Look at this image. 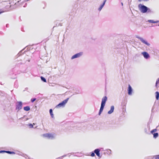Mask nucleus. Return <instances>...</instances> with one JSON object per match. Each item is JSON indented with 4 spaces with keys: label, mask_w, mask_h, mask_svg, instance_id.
<instances>
[{
    "label": "nucleus",
    "mask_w": 159,
    "mask_h": 159,
    "mask_svg": "<svg viewBox=\"0 0 159 159\" xmlns=\"http://www.w3.org/2000/svg\"><path fill=\"white\" fill-rule=\"evenodd\" d=\"M83 54V52H80L79 53H77L73 55L71 57V59L72 60L76 58H79L82 56Z\"/></svg>",
    "instance_id": "20e7f679"
},
{
    "label": "nucleus",
    "mask_w": 159,
    "mask_h": 159,
    "mask_svg": "<svg viewBox=\"0 0 159 159\" xmlns=\"http://www.w3.org/2000/svg\"><path fill=\"white\" fill-rule=\"evenodd\" d=\"M24 109L25 111H28L30 110V108L29 106H26L24 107Z\"/></svg>",
    "instance_id": "f3484780"
},
{
    "label": "nucleus",
    "mask_w": 159,
    "mask_h": 159,
    "mask_svg": "<svg viewBox=\"0 0 159 159\" xmlns=\"http://www.w3.org/2000/svg\"><path fill=\"white\" fill-rule=\"evenodd\" d=\"M66 155H65L64 156H62V157H65V156H66Z\"/></svg>",
    "instance_id": "72a5a7b5"
},
{
    "label": "nucleus",
    "mask_w": 159,
    "mask_h": 159,
    "mask_svg": "<svg viewBox=\"0 0 159 159\" xmlns=\"http://www.w3.org/2000/svg\"><path fill=\"white\" fill-rule=\"evenodd\" d=\"M57 159H61V157H59L58 158H57Z\"/></svg>",
    "instance_id": "2f4dec72"
},
{
    "label": "nucleus",
    "mask_w": 159,
    "mask_h": 159,
    "mask_svg": "<svg viewBox=\"0 0 159 159\" xmlns=\"http://www.w3.org/2000/svg\"><path fill=\"white\" fill-rule=\"evenodd\" d=\"M157 131V129H153V130H152L151 131V133L152 134H153V133H155L154 132H156V131Z\"/></svg>",
    "instance_id": "412c9836"
},
{
    "label": "nucleus",
    "mask_w": 159,
    "mask_h": 159,
    "mask_svg": "<svg viewBox=\"0 0 159 159\" xmlns=\"http://www.w3.org/2000/svg\"><path fill=\"white\" fill-rule=\"evenodd\" d=\"M107 97L106 96H105V97H103L102 99V102L101 103V105H102L105 106L106 102L107 101Z\"/></svg>",
    "instance_id": "6e6552de"
},
{
    "label": "nucleus",
    "mask_w": 159,
    "mask_h": 159,
    "mask_svg": "<svg viewBox=\"0 0 159 159\" xmlns=\"http://www.w3.org/2000/svg\"><path fill=\"white\" fill-rule=\"evenodd\" d=\"M49 112H50V114L52 117L53 118V114L52 113V109H50Z\"/></svg>",
    "instance_id": "a211bd4d"
},
{
    "label": "nucleus",
    "mask_w": 159,
    "mask_h": 159,
    "mask_svg": "<svg viewBox=\"0 0 159 159\" xmlns=\"http://www.w3.org/2000/svg\"><path fill=\"white\" fill-rule=\"evenodd\" d=\"M159 82V78L157 80L156 83V87H157V85L158 84V82Z\"/></svg>",
    "instance_id": "5701e85b"
},
{
    "label": "nucleus",
    "mask_w": 159,
    "mask_h": 159,
    "mask_svg": "<svg viewBox=\"0 0 159 159\" xmlns=\"http://www.w3.org/2000/svg\"><path fill=\"white\" fill-rule=\"evenodd\" d=\"M132 89L130 85L129 84L128 89V94L129 95H130L132 94Z\"/></svg>",
    "instance_id": "1a4fd4ad"
},
{
    "label": "nucleus",
    "mask_w": 159,
    "mask_h": 159,
    "mask_svg": "<svg viewBox=\"0 0 159 159\" xmlns=\"http://www.w3.org/2000/svg\"><path fill=\"white\" fill-rule=\"evenodd\" d=\"M22 51H20L18 53V54L17 55V57L20 56V55L21 54V53L22 52Z\"/></svg>",
    "instance_id": "393cba45"
},
{
    "label": "nucleus",
    "mask_w": 159,
    "mask_h": 159,
    "mask_svg": "<svg viewBox=\"0 0 159 159\" xmlns=\"http://www.w3.org/2000/svg\"><path fill=\"white\" fill-rule=\"evenodd\" d=\"M156 98L157 100H158L159 98V93L158 92H156L155 93Z\"/></svg>",
    "instance_id": "2eb2a0df"
},
{
    "label": "nucleus",
    "mask_w": 159,
    "mask_h": 159,
    "mask_svg": "<svg viewBox=\"0 0 159 159\" xmlns=\"http://www.w3.org/2000/svg\"><path fill=\"white\" fill-rule=\"evenodd\" d=\"M141 54L143 55L144 58L146 59H148L150 57L149 54L146 52H142Z\"/></svg>",
    "instance_id": "0eeeda50"
},
{
    "label": "nucleus",
    "mask_w": 159,
    "mask_h": 159,
    "mask_svg": "<svg viewBox=\"0 0 159 159\" xmlns=\"http://www.w3.org/2000/svg\"><path fill=\"white\" fill-rule=\"evenodd\" d=\"M100 150L98 148L95 149L94 150V152L98 157H101V156H100Z\"/></svg>",
    "instance_id": "9d476101"
},
{
    "label": "nucleus",
    "mask_w": 159,
    "mask_h": 159,
    "mask_svg": "<svg viewBox=\"0 0 159 159\" xmlns=\"http://www.w3.org/2000/svg\"><path fill=\"white\" fill-rule=\"evenodd\" d=\"M114 109V106H111L110 110L108 112V114H111L113 112Z\"/></svg>",
    "instance_id": "f8f14e48"
},
{
    "label": "nucleus",
    "mask_w": 159,
    "mask_h": 159,
    "mask_svg": "<svg viewBox=\"0 0 159 159\" xmlns=\"http://www.w3.org/2000/svg\"><path fill=\"white\" fill-rule=\"evenodd\" d=\"M158 25L159 26V24Z\"/></svg>",
    "instance_id": "58836bf2"
},
{
    "label": "nucleus",
    "mask_w": 159,
    "mask_h": 159,
    "mask_svg": "<svg viewBox=\"0 0 159 159\" xmlns=\"http://www.w3.org/2000/svg\"><path fill=\"white\" fill-rule=\"evenodd\" d=\"M106 1V0H104L102 3L101 5H100L98 9V11H100L101 10L102 8L104 6Z\"/></svg>",
    "instance_id": "9b49d317"
},
{
    "label": "nucleus",
    "mask_w": 159,
    "mask_h": 159,
    "mask_svg": "<svg viewBox=\"0 0 159 159\" xmlns=\"http://www.w3.org/2000/svg\"><path fill=\"white\" fill-rule=\"evenodd\" d=\"M152 159H159V155L154 156L152 158Z\"/></svg>",
    "instance_id": "aec40b11"
},
{
    "label": "nucleus",
    "mask_w": 159,
    "mask_h": 159,
    "mask_svg": "<svg viewBox=\"0 0 159 159\" xmlns=\"http://www.w3.org/2000/svg\"><path fill=\"white\" fill-rule=\"evenodd\" d=\"M2 11H1H1H0V14H1V13H2Z\"/></svg>",
    "instance_id": "c9c22d12"
},
{
    "label": "nucleus",
    "mask_w": 159,
    "mask_h": 159,
    "mask_svg": "<svg viewBox=\"0 0 159 159\" xmlns=\"http://www.w3.org/2000/svg\"><path fill=\"white\" fill-rule=\"evenodd\" d=\"M26 61H23V62L22 63H25Z\"/></svg>",
    "instance_id": "7c9ffc66"
},
{
    "label": "nucleus",
    "mask_w": 159,
    "mask_h": 159,
    "mask_svg": "<svg viewBox=\"0 0 159 159\" xmlns=\"http://www.w3.org/2000/svg\"><path fill=\"white\" fill-rule=\"evenodd\" d=\"M91 156L93 157L95 156V153L94 152H92Z\"/></svg>",
    "instance_id": "bb28decb"
},
{
    "label": "nucleus",
    "mask_w": 159,
    "mask_h": 159,
    "mask_svg": "<svg viewBox=\"0 0 159 159\" xmlns=\"http://www.w3.org/2000/svg\"><path fill=\"white\" fill-rule=\"evenodd\" d=\"M60 26H61V25H62V24H60Z\"/></svg>",
    "instance_id": "e433bc0d"
},
{
    "label": "nucleus",
    "mask_w": 159,
    "mask_h": 159,
    "mask_svg": "<svg viewBox=\"0 0 159 159\" xmlns=\"http://www.w3.org/2000/svg\"><path fill=\"white\" fill-rule=\"evenodd\" d=\"M28 56H26L25 59H26V61H30V60H28Z\"/></svg>",
    "instance_id": "cd10ccee"
},
{
    "label": "nucleus",
    "mask_w": 159,
    "mask_h": 159,
    "mask_svg": "<svg viewBox=\"0 0 159 159\" xmlns=\"http://www.w3.org/2000/svg\"><path fill=\"white\" fill-rule=\"evenodd\" d=\"M147 22H148L150 23H156L158 22H159V21L157 20L156 21H154L153 20H148L147 21Z\"/></svg>",
    "instance_id": "4468645a"
},
{
    "label": "nucleus",
    "mask_w": 159,
    "mask_h": 159,
    "mask_svg": "<svg viewBox=\"0 0 159 159\" xmlns=\"http://www.w3.org/2000/svg\"><path fill=\"white\" fill-rule=\"evenodd\" d=\"M138 8L140 11L142 13L149 12L151 11L150 9L145 5L141 4L138 5Z\"/></svg>",
    "instance_id": "f257e3e1"
},
{
    "label": "nucleus",
    "mask_w": 159,
    "mask_h": 159,
    "mask_svg": "<svg viewBox=\"0 0 159 159\" xmlns=\"http://www.w3.org/2000/svg\"><path fill=\"white\" fill-rule=\"evenodd\" d=\"M121 4L122 6H123V3L122 2L121 3Z\"/></svg>",
    "instance_id": "473e14b6"
},
{
    "label": "nucleus",
    "mask_w": 159,
    "mask_h": 159,
    "mask_svg": "<svg viewBox=\"0 0 159 159\" xmlns=\"http://www.w3.org/2000/svg\"><path fill=\"white\" fill-rule=\"evenodd\" d=\"M36 99L35 98H32L31 99V102H33L35 101Z\"/></svg>",
    "instance_id": "b1692460"
},
{
    "label": "nucleus",
    "mask_w": 159,
    "mask_h": 159,
    "mask_svg": "<svg viewBox=\"0 0 159 159\" xmlns=\"http://www.w3.org/2000/svg\"><path fill=\"white\" fill-rule=\"evenodd\" d=\"M153 137L154 139H156L158 136V134L157 133H154L153 134Z\"/></svg>",
    "instance_id": "dca6fc26"
},
{
    "label": "nucleus",
    "mask_w": 159,
    "mask_h": 159,
    "mask_svg": "<svg viewBox=\"0 0 159 159\" xmlns=\"http://www.w3.org/2000/svg\"><path fill=\"white\" fill-rule=\"evenodd\" d=\"M69 99V98H68L64 100L61 102L60 103L57 105L56 107L58 108L61 107H64L66 104L67 103Z\"/></svg>",
    "instance_id": "f03ea898"
},
{
    "label": "nucleus",
    "mask_w": 159,
    "mask_h": 159,
    "mask_svg": "<svg viewBox=\"0 0 159 159\" xmlns=\"http://www.w3.org/2000/svg\"><path fill=\"white\" fill-rule=\"evenodd\" d=\"M43 136L48 139H53L54 138L53 134H51L46 133L44 134Z\"/></svg>",
    "instance_id": "7ed1b4c3"
},
{
    "label": "nucleus",
    "mask_w": 159,
    "mask_h": 159,
    "mask_svg": "<svg viewBox=\"0 0 159 159\" xmlns=\"http://www.w3.org/2000/svg\"><path fill=\"white\" fill-rule=\"evenodd\" d=\"M22 102H17V104H16V109L18 110V111L20 110L22 108Z\"/></svg>",
    "instance_id": "423d86ee"
},
{
    "label": "nucleus",
    "mask_w": 159,
    "mask_h": 159,
    "mask_svg": "<svg viewBox=\"0 0 159 159\" xmlns=\"http://www.w3.org/2000/svg\"><path fill=\"white\" fill-rule=\"evenodd\" d=\"M136 37L138 39H139L140 40V41L142 42V43L147 45L148 46H149L150 45V43H148L146 40H144L143 38L140 37L138 36H136Z\"/></svg>",
    "instance_id": "39448f33"
},
{
    "label": "nucleus",
    "mask_w": 159,
    "mask_h": 159,
    "mask_svg": "<svg viewBox=\"0 0 159 159\" xmlns=\"http://www.w3.org/2000/svg\"><path fill=\"white\" fill-rule=\"evenodd\" d=\"M104 106H104L101 105V107H100V109L99 110V112L98 113V115H101V114L102 112V111L103 110L104 108Z\"/></svg>",
    "instance_id": "ddd939ff"
},
{
    "label": "nucleus",
    "mask_w": 159,
    "mask_h": 159,
    "mask_svg": "<svg viewBox=\"0 0 159 159\" xmlns=\"http://www.w3.org/2000/svg\"><path fill=\"white\" fill-rule=\"evenodd\" d=\"M25 156H27L26 155H25V156H24V157H25V158H26L27 157H25Z\"/></svg>",
    "instance_id": "f704fd0d"
},
{
    "label": "nucleus",
    "mask_w": 159,
    "mask_h": 159,
    "mask_svg": "<svg viewBox=\"0 0 159 159\" xmlns=\"http://www.w3.org/2000/svg\"><path fill=\"white\" fill-rule=\"evenodd\" d=\"M6 153H8V154H11V151H6Z\"/></svg>",
    "instance_id": "c85d7f7f"
},
{
    "label": "nucleus",
    "mask_w": 159,
    "mask_h": 159,
    "mask_svg": "<svg viewBox=\"0 0 159 159\" xmlns=\"http://www.w3.org/2000/svg\"><path fill=\"white\" fill-rule=\"evenodd\" d=\"M11 154H15V153L14 152H11Z\"/></svg>",
    "instance_id": "c756f323"
},
{
    "label": "nucleus",
    "mask_w": 159,
    "mask_h": 159,
    "mask_svg": "<svg viewBox=\"0 0 159 159\" xmlns=\"http://www.w3.org/2000/svg\"><path fill=\"white\" fill-rule=\"evenodd\" d=\"M40 78H41V80H42V81H43L44 82H46V79H45V78H44V77H43V76H41Z\"/></svg>",
    "instance_id": "6ab92c4d"
},
{
    "label": "nucleus",
    "mask_w": 159,
    "mask_h": 159,
    "mask_svg": "<svg viewBox=\"0 0 159 159\" xmlns=\"http://www.w3.org/2000/svg\"><path fill=\"white\" fill-rule=\"evenodd\" d=\"M6 151L5 150H1L0 151V153L6 152Z\"/></svg>",
    "instance_id": "a878e982"
},
{
    "label": "nucleus",
    "mask_w": 159,
    "mask_h": 159,
    "mask_svg": "<svg viewBox=\"0 0 159 159\" xmlns=\"http://www.w3.org/2000/svg\"><path fill=\"white\" fill-rule=\"evenodd\" d=\"M33 125H35L34 123H33V124H30L29 125L30 128H33Z\"/></svg>",
    "instance_id": "4be33fe9"
},
{
    "label": "nucleus",
    "mask_w": 159,
    "mask_h": 159,
    "mask_svg": "<svg viewBox=\"0 0 159 159\" xmlns=\"http://www.w3.org/2000/svg\"><path fill=\"white\" fill-rule=\"evenodd\" d=\"M24 7H25V5L24 6Z\"/></svg>",
    "instance_id": "4c0bfd02"
}]
</instances>
